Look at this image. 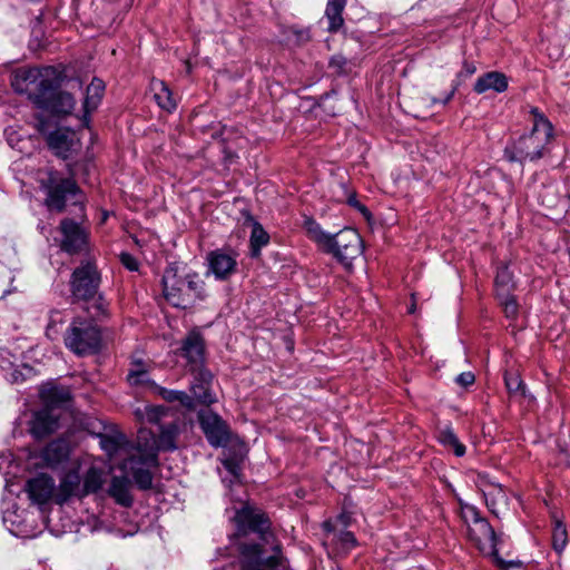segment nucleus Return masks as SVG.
Segmentation results:
<instances>
[{"instance_id":"1","label":"nucleus","mask_w":570,"mask_h":570,"mask_svg":"<svg viewBox=\"0 0 570 570\" xmlns=\"http://www.w3.org/2000/svg\"><path fill=\"white\" fill-rule=\"evenodd\" d=\"M161 284L165 299L174 307L188 308L207 296L200 275L175 263L166 267Z\"/></svg>"},{"instance_id":"2","label":"nucleus","mask_w":570,"mask_h":570,"mask_svg":"<svg viewBox=\"0 0 570 570\" xmlns=\"http://www.w3.org/2000/svg\"><path fill=\"white\" fill-rule=\"evenodd\" d=\"M534 124L529 135L520 137L504 149V156L510 161H534L542 157L552 138V125L541 114L533 110Z\"/></svg>"},{"instance_id":"3","label":"nucleus","mask_w":570,"mask_h":570,"mask_svg":"<svg viewBox=\"0 0 570 570\" xmlns=\"http://www.w3.org/2000/svg\"><path fill=\"white\" fill-rule=\"evenodd\" d=\"M58 73L53 67H23L14 70L11 86L18 94H24L38 107L46 102L49 89L58 87Z\"/></svg>"},{"instance_id":"4","label":"nucleus","mask_w":570,"mask_h":570,"mask_svg":"<svg viewBox=\"0 0 570 570\" xmlns=\"http://www.w3.org/2000/svg\"><path fill=\"white\" fill-rule=\"evenodd\" d=\"M66 347L78 356L92 355L100 351V328L88 318L75 317L63 336Z\"/></svg>"},{"instance_id":"5","label":"nucleus","mask_w":570,"mask_h":570,"mask_svg":"<svg viewBox=\"0 0 570 570\" xmlns=\"http://www.w3.org/2000/svg\"><path fill=\"white\" fill-rule=\"evenodd\" d=\"M324 250L332 254L344 267L350 268L352 262L362 254L361 236L353 228H344L330 236Z\"/></svg>"},{"instance_id":"6","label":"nucleus","mask_w":570,"mask_h":570,"mask_svg":"<svg viewBox=\"0 0 570 570\" xmlns=\"http://www.w3.org/2000/svg\"><path fill=\"white\" fill-rule=\"evenodd\" d=\"M246 560L242 570H289L287 561L281 553V547H273V554L266 557V549L259 544L244 546L242 550Z\"/></svg>"},{"instance_id":"7","label":"nucleus","mask_w":570,"mask_h":570,"mask_svg":"<svg viewBox=\"0 0 570 570\" xmlns=\"http://www.w3.org/2000/svg\"><path fill=\"white\" fill-rule=\"evenodd\" d=\"M71 293L78 301L89 302L98 293L100 275L95 264L86 262L71 276Z\"/></svg>"},{"instance_id":"8","label":"nucleus","mask_w":570,"mask_h":570,"mask_svg":"<svg viewBox=\"0 0 570 570\" xmlns=\"http://www.w3.org/2000/svg\"><path fill=\"white\" fill-rule=\"evenodd\" d=\"M157 464V455L155 453H137L125 459L120 469L127 474H131L135 483L141 490H148L153 485V474L150 468Z\"/></svg>"},{"instance_id":"9","label":"nucleus","mask_w":570,"mask_h":570,"mask_svg":"<svg viewBox=\"0 0 570 570\" xmlns=\"http://www.w3.org/2000/svg\"><path fill=\"white\" fill-rule=\"evenodd\" d=\"M46 205L49 209L62 212L69 198L76 197L80 189L71 178L50 177L47 186Z\"/></svg>"},{"instance_id":"10","label":"nucleus","mask_w":570,"mask_h":570,"mask_svg":"<svg viewBox=\"0 0 570 570\" xmlns=\"http://www.w3.org/2000/svg\"><path fill=\"white\" fill-rule=\"evenodd\" d=\"M59 230L61 234V250L73 255L83 252L88 243V233L78 223L70 218L60 222Z\"/></svg>"},{"instance_id":"11","label":"nucleus","mask_w":570,"mask_h":570,"mask_svg":"<svg viewBox=\"0 0 570 570\" xmlns=\"http://www.w3.org/2000/svg\"><path fill=\"white\" fill-rule=\"evenodd\" d=\"M200 428L214 448L226 446L229 441V432L226 423L220 416L209 410L198 413Z\"/></svg>"},{"instance_id":"12","label":"nucleus","mask_w":570,"mask_h":570,"mask_svg":"<svg viewBox=\"0 0 570 570\" xmlns=\"http://www.w3.org/2000/svg\"><path fill=\"white\" fill-rule=\"evenodd\" d=\"M468 535L473 542H475L480 550L492 554L497 563L503 567L505 562L499 557L497 549L499 537L484 518L469 527Z\"/></svg>"},{"instance_id":"13","label":"nucleus","mask_w":570,"mask_h":570,"mask_svg":"<svg viewBox=\"0 0 570 570\" xmlns=\"http://www.w3.org/2000/svg\"><path fill=\"white\" fill-rule=\"evenodd\" d=\"M235 521L237 522L239 530L244 532H256L266 543L274 539L273 533L268 531L269 521L263 512L256 511L249 507H244L236 512Z\"/></svg>"},{"instance_id":"14","label":"nucleus","mask_w":570,"mask_h":570,"mask_svg":"<svg viewBox=\"0 0 570 570\" xmlns=\"http://www.w3.org/2000/svg\"><path fill=\"white\" fill-rule=\"evenodd\" d=\"M193 381L190 383V392L194 402L197 401L203 405H210L217 401L216 394L213 391L214 376L205 367L190 370Z\"/></svg>"},{"instance_id":"15","label":"nucleus","mask_w":570,"mask_h":570,"mask_svg":"<svg viewBox=\"0 0 570 570\" xmlns=\"http://www.w3.org/2000/svg\"><path fill=\"white\" fill-rule=\"evenodd\" d=\"M190 370L205 367V342L202 334L193 330L183 340L179 348Z\"/></svg>"},{"instance_id":"16","label":"nucleus","mask_w":570,"mask_h":570,"mask_svg":"<svg viewBox=\"0 0 570 570\" xmlns=\"http://www.w3.org/2000/svg\"><path fill=\"white\" fill-rule=\"evenodd\" d=\"M26 491L33 503L45 504L56 495L55 481L47 474H38L27 482Z\"/></svg>"},{"instance_id":"17","label":"nucleus","mask_w":570,"mask_h":570,"mask_svg":"<svg viewBox=\"0 0 570 570\" xmlns=\"http://www.w3.org/2000/svg\"><path fill=\"white\" fill-rule=\"evenodd\" d=\"M69 444L67 441L58 439L52 442H50L41 452L39 455V459L41 460L39 463H37L40 466L43 468H50L55 469L59 466L61 463L67 461L69 456Z\"/></svg>"},{"instance_id":"18","label":"nucleus","mask_w":570,"mask_h":570,"mask_svg":"<svg viewBox=\"0 0 570 570\" xmlns=\"http://www.w3.org/2000/svg\"><path fill=\"white\" fill-rule=\"evenodd\" d=\"M73 97L66 91H57V87L49 89L45 104H39L38 108L50 111L56 115H68L75 108Z\"/></svg>"},{"instance_id":"19","label":"nucleus","mask_w":570,"mask_h":570,"mask_svg":"<svg viewBox=\"0 0 570 570\" xmlns=\"http://www.w3.org/2000/svg\"><path fill=\"white\" fill-rule=\"evenodd\" d=\"M49 148L59 157L68 158L77 145L76 135L69 129H57L47 137Z\"/></svg>"},{"instance_id":"20","label":"nucleus","mask_w":570,"mask_h":570,"mask_svg":"<svg viewBox=\"0 0 570 570\" xmlns=\"http://www.w3.org/2000/svg\"><path fill=\"white\" fill-rule=\"evenodd\" d=\"M207 259L209 269L217 279L228 278L235 272L237 265L234 255L219 249L209 253Z\"/></svg>"},{"instance_id":"21","label":"nucleus","mask_w":570,"mask_h":570,"mask_svg":"<svg viewBox=\"0 0 570 570\" xmlns=\"http://www.w3.org/2000/svg\"><path fill=\"white\" fill-rule=\"evenodd\" d=\"M72 497H83L81 479L77 471H69L61 478L56 490L55 501L58 504H63Z\"/></svg>"},{"instance_id":"22","label":"nucleus","mask_w":570,"mask_h":570,"mask_svg":"<svg viewBox=\"0 0 570 570\" xmlns=\"http://www.w3.org/2000/svg\"><path fill=\"white\" fill-rule=\"evenodd\" d=\"M58 428V415L50 409H41L33 414L30 423V432L36 439H42Z\"/></svg>"},{"instance_id":"23","label":"nucleus","mask_w":570,"mask_h":570,"mask_svg":"<svg viewBox=\"0 0 570 570\" xmlns=\"http://www.w3.org/2000/svg\"><path fill=\"white\" fill-rule=\"evenodd\" d=\"M40 399L45 403L43 409H50L67 404L70 400V391L66 386L46 383L40 389Z\"/></svg>"},{"instance_id":"24","label":"nucleus","mask_w":570,"mask_h":570,"mask_svg":"<svg viewBox=\"0 0 570 570\" xmlns=\"http://www.w3.org/2000/svg\"><path fill=\"white\" fill-rule=\"evenodd\" d=\"M508 88V79L502 72L490 71L479 77L474 83V91L483 94L490 89L503 92Z\"/></svg>"},{"instance_id":"25","label":"nucleus","mask_w":570,"mask_h":570,"mask_svg":"<svg viewBox=\"0 0 570 570\" xmlns=\"http://www.w3.org/2000/svg\"><path fill=\"white\" fill-rule=\"evenodd\" d=\"M129 480L125 476H114L109 487V494L122 507L132 504V497L129 492Z\"/></svg>"},{"instance_id":"26","label":"nucleus","mask_w":570,"mask_h":570,"mask_svg":"<svg viewBox=\"0 0 570 570\" xmlns=\"http://www.w3.org/2000/svg\"><path fill=\"white\" fill-rule=\"evenodd\" d=\"M346 6V0H328L325 16L328 20V31L336 32L343 26L342 12Z\"/></svg>"},{"instance_id":"27","label":"nucleus","mask_w":570,"mask_h":570,"mask_svg":"<svg viewBox=\"0 0 570 570\" xmlns=\"http://www.w3.org/2000/svg\"><path fill=\"white\" fill-rule=\"evenodd\" d=\"M151 87L155 92L154 98L161 109L171 111L176 108V101L173 98V94L164 81H153Z\"/></svg>"},{"instance_id":"28","label":"nucleus","mask_w":570,"mask_h":570,"mask_svg":"<svg viewBox=\"0 0 570 570\" xmlns=\"http://www.w3.org/2000/svg\"><path fill=\"white\" fill-rule=\"evenodd\" d=\"M179 434V428L176 422L160 425L158 436V448L164 451H173L177 448L176 440Z\"/></svg>"},{"instance_id":"29","label":"nucleus","mask_w":570,"mask_h":570,"mask_svg":"<svg viewBox=\"0 0 570 570\" xmlns=\"http://www.w3.org/2000/svg\"><path fill=\"white\" fill-rule=\"evenodd\" d=\"M438 440L444 448L453 451L456 456H463L465 454L464 444L460 442L459 438L450 426H445L439 431Z\"/></svg>"},{"instance_id":"30","label":"nucleus","mask_w":570,"mask_h":570,"mask_svg":"<svg viewBox=\"0 0 570 570\" xmlns=\"http://www.w3.org/2000/svg\"><path fill=\"white\" fill-rule=\"evenodd\" d=\"M250 256L257 258L261 256V249L269 243V235L263 228V226L254 222L250 234Z\"/></svg>"},{"instance_id":"31","label":"nucleus","mask_w":570,"mask_h":570,"mask_svg":"<svg viewBox=\"0 0 570 570\" xmlns=\"http://www.w3.org/2000/svg\"><path fill=\"white\" fill-rule=\"evenodd\" d=\"M487 507L489 510L498 515L500 508L507 504V495L500 485H491L488 490L483 491Z\"/></svg>"},{"instance_id":"32","label":"nucleus","mask_w":570,"mask_h":570,"mask_svg":"<svg viewBox=\"0 0 570 570\" xmlns=\"http://www.w3.org/2000/svg\"><path fill=\"white\" fill-rule=\"evenodd\" d=\"M155 390L167 402H178L186 409H194L193 397L184 391L169 390L159 385H155Z\"/></svg>"},{"instance_id":"33","label":"nucleus","mask_w":570,"mask_h":570,"mask_svg":"<svg viewBox=\"0 0 570 570\" xmlns=\"http://www.w3.org/2000/svg\"><path fill=\"white\" fill-rule=\"evenodd\" d=\"M149 365L142 360H132L128 370L127 380L130 385H140L149 382Z\"/></svg>"},{"instance_id":"34","label":"nucleus","mask_w":570,"mask_h":570,"mask_svg":"<svg viewBox=\"0 0 570 570\" xmlns=\"http://www.w3.org/2000/svg\"><path fill=\"white\" fill-rule=\"evenodd\" d=\"M105 86L102 80L94 79L90 85L87 87L86 97L83 101V107L86 114L90 112V110L97 108L100 98L102 96Z\"/></svg>"},{"instance_id":"35","label":"nucleus","mask_w":570,"mask_h":570,"mask_svg":"<svg viewBox=\"0 0 570 570\" xmlns=\"http://www.w3.org/2000/svg\"><path fill=\"white\" fill-rule=\"evenodd\" d=\"M476 71V68L474 63L464 61L462 69L458 72L456 79L453 82L452 89L450 92L446 94V96L443 99H433V104H448L454 96L456 89L461 85L462 81H464L466 78L471 77Z\"/></svg>"},{"instance_id":"36","label":"nucleus","mask_w":570,"mask_h":570,"mask_svg":"<svg viewBox=\"0 0 570 570\" xmlns=\"http://www.w3.org/2000/svg\"><path fill=\"white\" fill-rule=\"evenodd\" d=\"M494 283L498 296H507V294L511 293L513 288V281L508 266H501L498 268Z\"/></svg>"},{"instance_id":"37","label":"nucleus","mask_w":570,"mask_h":570,"mask_svg":"<svg viewBox=\"0 0 570 570\" xmlns=\"http://www.w3.org/2000/svg\"><path fill=\"white\" fill-rule=\"evenodd\" d=\"M102 483V472L97 468H90L85 475L83 483L81 484L83 497L100 490Z\"/></svg>"},{"instance_id":"38","label":"nucleus","mask_w":570,"mask_h":570,"mask_svg":"<svg viewBox=\"0 0 570 570\" xmlns=\"http://www.w3.org/2000/svg\"><path fill=\"white\" fill-rule=\"evenodd\" d=\"M304 228L306 229L309 238L315 240L323 248L325 244L328 243L331 234L325 233L314 219L306 218L304 222Z\"/></svg>"},{"instance_id":"39","label":"nucleus","mask_w":570,"mask_h":570,"mask_svg":"<svg viewBox=\"0 0 570 570\" xmlns=\"http://www.w3.org/2000/svg\"><path fill=\"white\" fill-rule=\"evenodd\" d=\"M88 303L87 311L92 317L101 318L108 315L109 304L100 293H97L95 298H91Z\"/></svg>"},{"instance_id":"40","label":"nucleus","mask_w":570,"mask_h":570,"mask_svg":"<svg viewBox=\"0 0 570 570\" xmlns=\"http://www.w3.org/2000/svg\"><path fill=\"white\" fill-rule=\"evenodd\" d=\"M568 542V533L566 525L561 521L554 522L552 531V544L557 552H562Z\"/></svg>"},{"instance_id":"41","label":"nucleus","mask_w":570,"mask_h":570,"mask_svg":"<svg viewBox=\"0 0 570 570\" xmlns=\"http://www.w3.org/2000/svg\"><path fill=\"white\" fill-rule=\"evenodd\" d=\"M101 448L109 456L118 454L124 444V436H102L100 441Z\"/></svg>"},{"instance_id":"42","label":"nucleus","mask_w":570,"mask_h":570,"mask_svg":"<svg viewBox=\"0 0 570 570\" xmlns=\"http://www.w3.org/2000/svg\"><path fill=\"white\" fill-rule=\"evenodd\" d=\"M504 382L509 393H524V384L517 373H507L504 375Z\"/></svg>"},{"instance_id":"43","label":"nucleus","mask_w":570,"mask_h":570,"mask_svg":"<svg viewBox=\"0 0 570 570\" xmlns=\"http://www.w3.org/2000/svg\"><path fill=\"white\" fill-rule=\"evenodd\" d=\"M503 305L504 313L507 317L513 318L518 313V304L511 293L507 294V296H498Z\"/></svg>"},{"instance_id":"44","label":"nucleus","mask_w":570,"mask_h":570,"mask_svg":"<svg viewBox=\"0 0 570 570\" xmlns=\"http://www.w3.org/2000/svg\"><path fill=\"white\" fill-rule=\"evenodd\" d=\"M165 414H166V410L163 406H146L145 407V420L149 423L158 424Z\"/></svg>"},{"instance_id":"45","label":"nucleus","mask_w":570,"mask_h":570,"mask_svg":"<svg viewBox=\"0 0 570 570\" xmlns=\"http://www.w3.org/2000/svg\"><path fill=\"white\" fill-rule=\"evenodd\" d=\"M462 518H463L464 522L468 524V528L470 525H473L479 520L483 519L480 515V512L478 511V509L475 507L469 505V504H465L464 507H462Z\"/></svg>"},{"instance_id":"46","label":"nucleus","mask_w":570,"mask_h":570,"mask_svg":"<svg viewBox=\"0 0 570 570\" xmlns=\"http://www.w3.org/2000/svg\"><path fill=\"white\" fill-rule=\"evenodd\" d=\"M338 539L344 549H351L356 544V539L354 534L350 531L341 532Z\"/></svg>"},{"instance_id":"47","label":"nucleus","mask_w":570,"mask_h":570,"mask_svg":"<svg viewBox=\"0 0 570 570\" xmlns=\"http://www.w3.org/2000/svg\"><path fill=\"white\" fill-rule=\"evenodd\" d=\"M120 261H121L122 265L127 269H129V271H137L138 269L139 264H138L137 259L132 255H130L128 253H122L120 255Z\"/></svg>"},{"instance_id":"48","label":"nucleus","mask_w":570,"mask_h":570,"mask_svg":"<svg viewBox=\"0 0 570 570\" xmlns=\"http://www.w3.org/2000/svg\"><path fill=\"white\" fill-rule=\"evenodd\" d=\"M474 381L475 376L472 372H462L455 379V382L463 387L472 385Z\"/></svg>"},{"instance_id":"49","label":"nucleus","mask_w":570,"mask_h":570,"mask_svg":"<svg viewBox=\"0 0 570 570\" xmlns=\"http://www.w3.org/2000/svg\"><path fill=\"white\" fill-rule=\"evenodd\" d=\"M225 469L235 478V479H238L239 476V471H240V468L239 465L234 462L233 460H225L223 462Z\"/></svg>"},{"instance_id":"50","label":"nucleus","mask_w":570,"mask_h":570,"mask_svg":"<svg viewBox=\"0 0 570 570\" xmlns=\"http://www.w3.org/2000/svg\"><path fill=\"white\" fill-rule=\"evenodd\" d=\"M348 204L355 208H357L360 212H362L363 214H366L367 213V208L362 205L356 198L355 196H351L348 198Z\"/></svg>"},{"instance_id":"51","label":"nucleus","mask_w":570,"mask_h":570,"mask_svg":"<svg viewBox=\"0 0 570 570\" xmlns=\"http://www.w3.org/2000/svg\"><path fill=\"white\" fill-rule=\"evenodd\" d=\"M60 313L59 312H52L51 315H50V323L47 327V335L50 336V333L53 328V324L57 322V316H59Z\"/></svg>"},{"instance_id":"52","label":"nucleus","mask_w":570,"mask_h":570,"mask_svg":"<svg viewBox=\"0 0 570 570\" xmlns=\"http://www.w3.org/2000/svg\"><path fill=\"white\" fill-rule=\"evenodd\" d=\"M10 381L13 382V383H18L20 381H23V375L20 371L18 370H13V372L11 373V376H10Z\"/></svg>"},{"instance_id":"53","label":"nucleus","mask_w":570,"mask_h":570,"mask_svg":"<svg viewBox=\"0 0 570 570\" xmlns=\"http://www.w3.org/2000/svg\"><path fill=\"white\" fill-rule=\"evenodd\" d=\"M296 35H297L298 40H301V41H307L309 39L308 30H301Z\"/></svg>"},{"instance_id":"54","label":"nucleus","mask_w":570,"mask_h":570,"mask_svg":"<svg viewBox=\"0 0 570 570\" xmlns=\"http://www.w3.org/2000/svg\"><path fill=\"white\" fill-rule=\"evenodd\" d=\"M520 564L521 563L519 561H511V562H509V564L505 568H508V567H520Z\"/></svg>"},{"instance_id":"55","label":"nucleus","mask_w":570,"mask_h":570,"mask_svg":"<svg viewBox=\"0 0 570 570\" xmlns=\"http://www.w3.org/2000/svg\"><path fill=\"white\" fill-rule=\"evenodd\" d=\"M415 311V305L412 304L410 307H409V313H414Z\"/></svg>"}]
</instances>
